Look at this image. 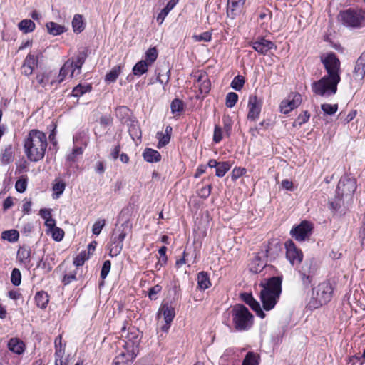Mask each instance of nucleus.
<instances>
[{"instance_id":"4","label":"nucleus","mask_w":365,"mask_h":365,"mask_svg":"<svg viewBox=\"0 0 365 365\" xmlns=\"http://www.w3.org/2000/svg\"><path fill=\"white\" fill-rule=\"evenodd\" d=\"M131 230L132 225L129 220H125L120 225H116L113 231L109 246V254L111 257H116L120 253L123 247V240L127 235L131 232Z\"/></svg>"},{"instance_id":"34","label":"nucleus","mask_w":365,"mask_h":365,"mask_svg":"<svg viewBox=\"0 0 365 365\" xmlns=\"http://www.w3.org/2000/svg\"><path fill=\"white\" fill-rule=\"evenodd\" d=\"M149 66H150L144 60H141L133 66V73L135 76H140L148 71Z\"/></svg>"},{"instance_id":"57","label":"nucleus","mask_w":365,"mask_h":365,"mask_svg":"<svg viewBox=\"0 0 365 365\" xmlns=\"http://www.w3.org/2000/svg\"><path fill=\"white\" fill-rule=\"evenodd\" d=\"M162 290V287L159 284H157L149 289L148 291V297L151 300H155L157 299V294L160 293Z\"/></svg>"},{"instance_id":"1","label":"nucleus","mask_w":365,"mask_h":365,"mask_svg":"<svg viewBox=\"0 0 365 365\" xmlns=\"http://www.w3.org/2000/svg\"><path fill=\"white\" fill-rule=\"evenodd\" d=\"M48 146L46 134L38 130H31L24 140V153L28 160L38 162L42 160Z\"/></svg>"},{"instance_id":"49","label":"nucleus","mask_w":365,"mask_h":365,"mask_svg":"<svg viewBox=\"0 0 365 365\" xmlns=\"http://www.w3.org/2000/svg\"><path fill=\"white\" fill-rule=\"evenodd\" d=\"M322 110L324 111L325 114L327 115H334L336 113L338 110L337 104H329V103H323L321 106Z\"/></svg>"},{"instance_id":"61","label":"nucleus","mask_w":365,"mask_h":365,"mask_svg":"<svg viewBox=\"0 0 365 365\" xmlns=\"http://www.w3.org/2000/svg\"><path fill=\"white\" fill-rule=\"evenodd\" d=\"M166 251L167 247L165 246H163L158 250V253L160 255L158 263L160 264V266L165 264L168 260V257L166 256Z\"/></svg>"},{"instance_id":"47","label":"nucleus","mask_w":365,"mask_h":365,"mask_svg":"<svg viewBox=\"0 0 365 365\" xmlns=\"http://www.w3.org/2000/svg\"><path fill=\"white\" fill-rule=\"evenodd\" d=\"M170 109L173 114H180L183 110V103L178 98H175L170 105Z\"/></svg>"},{"instance_id":"35","label":"nucleus","mask_w":365,"mask_h":365,"mask_svg":"<svg viewBox=\"0 0 365 365\" xmlns=\"http://www.w3.org/2000/svg\"><path fill=\"white\" fill-rule=\"evenodd\" d=\"M17 257L21 263L29 264L31 258V250L29 247H20L17 252Z\"/></svg>"},{"instance_id":"56","label":"nucleus","mask_w":365,"mask_h":365,"mask_svg":"<svg viewBox=\"0 0 365 365\" xmlns=\"http://www.w3.org/2000/svg\"><path fill=\"white\" fill-rule=\"evenodd\" d=\"M193 38L196 41L209 42L212 39V34L209 31H205L199 35H195Z\"/></svg>"},{"instance_id":"25","label":"nucleus","mask_w":365,"mask_h":365,"mask_svg":"<svg viewBox=\"0 0 365 365\" xmlns=\"http://www.w3.org/2000/svg\"><path fill=\"white\" fill-rule=\"evenodd\" d=\"M8 346L10 351L16 354H21L24 352L25 345L24 342L17 338H12L8 343Z\"/></svg>"},{"instance_id":"41","label":"nucleus","mask_w":365,"mask_h":365,"mask_svg":"<svg viewBox=\"0 0 365 365\" xmlns=\"http://www.w3.org/2000/svg\"><path fill=\"white\" fill-rule=\"evenodd\" d=\"M259 359L257 354L250 351L246 354L242 365H259Z\"/></svg>"},{"instance_id":"37","label":"nucleus","mask_w":365,"mask_h":365,"mask_svg":"<svg viewBox=\"0 0 365 365\" xmlns=\"http://www.w3.org/2000/svg\"><path fill=\"white\" fill-rule=\"evenodd\" d=\"M123 66H114L106 76L105 81L108 83L115 82L121 73Z\"/></svg>"},{"instance_id":"7","label":"nucleus","mask_w":365,"mask_h":365,"mask_svg":"<svg viewBox=\"0 0 365 365\" xmlns=\"http://www.w3.org/2000/svg\"><path fill=\"white\" fill-rule=\"evenodd\" d=\"M339 82V80L324 76L320 80L312 83V91L316 95L329 97L336 93L337 85Z\"/></svg>"},{"instance_id":"39","label":"nucleus","mask_w":365,"mask_h":365,"mask_svg":"<svg viewBox=\"0 0 365 365\" xmlns=\"http://www.w3.org/2000/svg\"><path fill=\"white\" fill-rule=\"evenodd\" d=\"M83 152V149L81 147H76L73 149L72 152L66 157V163L69 164V166L77 161L78 158L82 155Z\"/></svg>"},{"instance_id":"6","label":"nucleus","mask_w":365,"mask_h":365,"mask_svg":"<svg viewBox=\"0 0 365 365\" xmlns=\"http://www.w3.org/2000/svg\"><path fill=\"white\" fill-rule=\"evenodd\" d=\"M232 322L237 331L248 330L252 325L253 316L242 304L235 305L232 310Z\"/></svg>"},{"instance_id":"51","label":"nucleus","mask_w":365,"mask_h":365,"mask_svg":"<svg viewBox=\"0 0 365 365\" xmlns=\"http://www.w3.org/2000/svg\"><path fill=\"white\" fill-rule=\"evenodd\" d=\"M38 63V58L34 55L32 54H28L26 57L24 65H25L27 67H30L33 69H34L35 66H37Z\"/></svg>"},{"instance_id":"54","label":"nucleus","mask_w":365,"mask_h":365,"mask_svg":"<svg viewBox=\"0 0 365 365\" xmlns=\"http://www.w3.org/2000/svg\"><path fill=\"white\" fill-rule=\"evenodd\" d=\"M27 180L25 178L19 179L15 184V188L17 192L23 193L26 190Z\"/></svg>"},{"instance_id":"33","label":"nucleus","mask_w":365,"mask_h":365,"mask_svg":"<svg viewBox=\"0 0 365 365\" xmlns=\"http://www.w3.org/2000/svg\"><path fill=\"white\" fill-rule=\"evenodd\" d=\"M35 27V23L31 19L21 20L18 24L19 29L24 34L32 32Z\"/></svg>"},{"instance_id":"42","label":"nucleus","mask_w":365,"mask_h":365,"mask_svg":"<svg viewBox=\"0 0 365 365\" xmlns=\"http://www.w3.org/2000/svg\"><path fill=\"white\" fill-rule=\"evenodd\" d=\"M158 55V53L155 47L150 48L145 52V59L144 61L151 66L156 61Z\"/></svg>"},{"instance_id":"29","label":"nucleus","mask_w":365,"mask_h":365,"mask_svg":"<svg viewBox=\"0 0 365 365\" xmlns=\"http://www.w3.org/2000/svg\"><path fill=\"white\" fill-rule=\"evenodd\" d=\"M92 86L90 83L78 84L75 86L72 90L71 96L73 97L79 98L86 93L91 92Z\"/></svg>"},{"instance_id":"48","label":"nucleus","mask_w":365,"mask_h":365,"mask_svg":"<svg viewBox=\"0 0 365 365\" xmlns=\"http://www.w3.org/2000/svg\"><path fill=\"white\" fill-rule=\"evenodd\" d=\"M238 101V95L234 92H230L226 96L225 105L227 108H232Z\"/></svg>"},{"instance_id":"14","label":"nucleus","mask_w":365,"mask_h":365,"mask_svg":"<svg viewBox=\"0 0 365 365\" xmlns=\"http://www.w3.org/2000/svg\"><path fill=\"white\" fill-rule=\"evenodd\" d=\"M248 43L256 52L263 56H265L270 50L277 48L274 42L262 36H259Z\"/></svg>"},{"instance_id":"27","label":"nucleus","mask_w":365,"mask_h":365,"mask_svg":"<svg viewBox=\"0 0 365 365\" xmlns=\"http://www.w3.org/2000/svg\"><path fill=\"white\" fill-rule=\"evenodd\" d=\"M197 288L200 290H205L211 286L209 275L202 271L197 274Z\"/></svg>"},{"instance_id":"24","label":"nucleus","mask_w":365,"mask_h":365,"mask_svg":"<svg viewBox=\"0 0 365 365\" xmlns=\"http://www.w3.org/2000/svg\"><path fill=\"white\" fill-rule=\"evenodd\" d=\"M72 65L73 63H71L70 60L66 61L59 71L57 79L52 78V80L51 81V85H53L56 83H61V82H63L66 76L68 75V73L70 71L71 72Z\"/></svg>"},{"instance_id":"20","label":"nucleus","mask_w":365,"mask_h":365,"mask_svg":"<svg viewBox=\"0 0 365 365\" xmlns=\"http://www.w3.org/2000/svg\"><path fill=\"white\" fill-rule=\"evenodd\" d=\"M162 316L163 317L165 322L171 323L175 316L174 308L168 304H163L160 308L159 312L158 314L159 319Z\"/></svg>"},{"instance_id":"23","label":"nucleus","mask_w":365,"mask_h":365,"mask_svg":"<svg viewBox=\"0 0 365 365\" xmlns=\"http://www.w3.org/2000/svg\"><path fill=\"white\" fill-rule=\"evenodd\" d=\"M157 72V81L160 84H167L170 81V69L168 64H163L158 69Z\"/></svg>"},{"instance_id":"19","label":"nucleus","mask_w":365,"mask_h":365,"mask_svg":"<svg viewBox=\"0 0 365 365\" xmlns=\"http://www.w3.org/2000/svg\"><path fill=\"white\" fill-rule=\"evenodd\" d=\"M354 76L356 78L362 80L365 76V51L361 54L355 62Z\"/></svg>"},{"instance_id":"63","label":"nucleus","mask_w":365,"mask_h":365,"mask_svg":"<svg viewBox=\"0 0 365 365\" xmlns=\"http://www.w3.org/2000/svg\"><path fill=\"white\" fill-rule=\"evenodd\" d=\"M246 173V169L243 168H235L232 171V180H235Z\"/></svg>"},{"instance_id":"46","label":"nucleus","mask_w":365,"mask_h":365,"mask_svg":"<svg viewBox=\"0 0 365 365\" xmlns=\"http://www.w3.org/2000/svg\"><path fill=\"white\" fill-rule=\"evenodd\" d=\"M245 84V78L243 76L238 75L235 76L231 82L230 86L235 91H240Z\"/></svg>"},{"instance_id":"28","label":"nucleus","mask_w":365,"mask_h":365,"mask_svg":"<svg viewBox=\"0 0 365 365\" xmlns=\"http://www.w3.org/2000/svg\"><path fill=\"white\" fill-rule=\"evenodd\" d=\"M144 159L149 163H156L161 160V155L155 150L145 148L143 153Z\"/></svg>"},{"instance_id":"45","label":"nucleus","mask_w":365,"mask_h":365,"mask_svg":"<svg viewBox=\"0 0 365 365\" xmlns=\"http://www.w3.org/2000/svg\"><path fill=\"white\" fill-rule=\"evenodd\" d=\"M49 233L51 235L52 238L56 242L61 241L64 237V231L58 227L47 231V234Z\"/></svg>"},{"instance_id":"12","label":"nucleus","mask_w":365,"mask_h":365,"mask_svg":"<svg viewBox=\"0 0 365 365\" xmlns=\"http://www.w3.org/2000/svg\"><path fill=\"white\" fill-rule=\"evenodd\" d=\"M313 227L312 223L308 221H302L299 225L294 227L290 234L296 240L302 242L309 238L312 234Z\"/></svg>"},{"instance_id":"9","label":"nucleus","mask_w":365,"mask_h":365,"mask_svg":"<svg viewBox=\"0 0 365 365\" xmlns=\"http://www.w3.org/2000/svg\"><path fill=\"white\" fill-rule=\"evenodd\" d=\"M321 61L327 73L325 76L341 81L340 61L334 53H329L321 57Z\"/></svg>"},{"instance_id":"36","label":"nucleus","mask_w":365,"mask_h":365,"mask_svg":"<svg viewBox=\"0 0 365 365\" xmlns=\"http://www.w3.org/2000/svg\"><path fill=\"white\" fill-rule=\"evenodd\" d=\"M245 3V0H228L227 7L229 14L231 12L232 15H235V11H240Z\"/></svg>"},{"instance_id":"13","label":"nucleus","mask_w":365,"mask_h":365,"mask_svg":"<svg viewBox=\"0 0 365 365\" xmlns=\"http://www.w3.org/2000/svg\"><path fill=\"white\" fill-rule=\"evenodd\" d=\"M272 257V248L270 246H267L265 251L259 252L257 255L255 257L251 263L250 264V270L253 273L260 272L265 267L262 257Z\"/></svg>"},{"instance_id":"60","label":"nucleus","mask_w":365,"mask_h":365,"mask_svg":"<svg viewBox=\"0 0 365 365\" xmlns=\"http://www.w3.org/2000/svg\"><path fill=\"white\" fill-rule=\"evenodd\" d=\"M66 185L62 182H58L54 184L53 187V190L54 192V195H56V197H58L64 191Z\"/></svg>"},{"instance_id":"21","label":"nucleus","mask_w":365,"mask_h":365,"mask_svg":"<svg viewBox=\"0 0 365 365\" xmlns=\"http://www.w3.org/2000/svg\"><path fill=\"white\" fill-rule=\"evenodd\" d=\"M86 58H87V52L86 51H83L79 52L77 54L75 60H73V59L70 60V62L73 63L72 69H71V77H73L75 75L76 69L78 70L76 75L80 73V71L82 68V66L85 63Z\"/></svg>"},{"instance_id":"59","label":"nucleus","mask_w":365,"mask_h":365,"mask_svg":"<svg viewBox=\"0 0 365 365\" xmlns=\"http://www.w3.org/2000/svg\"><path fill=\"white\" fill-rule=\"evenodd\" d=\"M211 190H212L211 185H208L207 186L202 187L201 189L199 190L198 195L201 198L206 199L210 196V195L211 193Z\"/></svg>"},{"instance_id":"18","label":"nucleus","mask_w":365,"mask_h":365,"mask_svg":"<svg viewBox=\"0 0 365 365\" xmlns=\"http://www.w3.org/2000/svg\"><path fill=\"white\" fill-rule=\"evenodd\" d=\"M242 299L248 304L252 310L256 312L257 316L261 319H264L266 316L265 313L261 308L259 303L254 299L251 294L244 293L242 294Z\"/></svg>"},{"instance_id":"31","label":"nucleus","mask_w":365,"mask_h":365,"mask_svg":"<svg viewBox=\"0 0 365 365\" xmlns=\"http://www.w3.org/2000/svg\"><path fill=\"white\" fill-rule=\"evenodd\" d=\"M35 301L38 307L44 309L49 302L48 295L44 291L38 292L35 295Z\"/></svg>"},{"instance_id":"52","label":"nucleus","mask_w":365,"mask_h":365,"mask_svg":"<svg viewBox=\"0 0 365 365\" xmlns=\"http://www.w3.org/2000/svg\"><path fill=\"white\" fill-rule=\"evenodd\" d=\"M106 225L104 219L97 220L93 225L92 232L95 235H98Z\"/></svg>"},{"instance_id":"17","label":"nucleus","mask_w":365,"mask_h":365,"mask_svg":"<svg viewBox=\"0 0 365 365\" xmlns=\"http://www.w3.org/2000/svg\"><path fill=\"white\" fill-rule=\"evenodd\" d=\"M302 102V96L299 93H294L292 98L290 96L288 99L284 100L280 103V111L284 114L289 113L290 111L297 108Z\"/></svg>"},{"instance_id":"30","label":"nucleus","mask_w":365,"mask_h":365,"mask_svg":"<svg viewBox=\"0 0 365 365\" xmlns=\"http://www.w3.org/2000/svg\"><path fill=\"white\" fill-rule=\"evenodd\" d=\"M53 71L44 72L36 75V79L38 83L43 88H45L48 83L51 84V79L53 77Z\"/></svg>"},{"instance_id":"40","label":"nucleus","mask_w":365,"mask_h":365,"mask_svg":"<svg viewBox=\"0 0 365 365\" xmlns=\"http://www.w3.org/2000/svg\"><path fill=\"white\" fill-rule=\"evenodd\" d=\"M19 232L16 230H6L1 233V238L10 242H16L19 240Z\"/></svg>"},{"instance_id":"32","label":"nucleus","mask_w":365,"mask_h":365,"mask_svg":"<svg viewBox=\"0 0 365 365\" xmlns=\"http://www.w3.org/2000/svg\"><path fill=\"white\" fill-rule=\"evenodd\" d=\"M46 26L48 34L53 36H58L66 31L63 26L53 21L48 22Z\"/></svg>"},{"instance_id":"44","label":"nucleus","mask_w":365,"mask_h":365,"mask_svg":"<svg viewBox=\"0 0 365 365\" xmlns=\"http://www.w3.org/2000/svg\"><path fill=\"white\" fill-rule=\"evenodd\" d=\"M230 169V165L228 162H220L215 170V175L219 178H222Z\"/></svg>"},{"instance_id":"11","label":"nucleus","mask_w":365,"mask_h":365,"mask_svg":"<svg viewBox=\"0 0 365 365\" xmlns=\"http://www.w3.org/2000/svg\"><path fill=\"white\" fill-rule=\"evenodd\" d=\"M138 352V346L134 342H127L125 350L116 356L113 365H130Z\"/></svg>"},{"instance_id":"10","label":"nucleus","mask_w":365,"mask_h":365,"mask_svg":"<svg viewBox=\"0 0 365 365\" xmlns=\"http://www.w3.org/2000/svg\"><path fill=\"white\" fill-rule=\"evenodd\" d=\"M317 269L318 266L314 259H307L304 262L298 269V273L303 285L308 287L311 284L314 277L317 274Z\"/></svg>"},{"instance_id":"26","label":"nucleus","mask_w":365,"mask_h":365,"mask_svg":"<svg viewBox=\"0 0 365 365\" xmlns=\"http://www.w3.org/2000/svg\"><path fill=\"white\" fill-rule=\"evenodd\" d=\"M197 83L200 93L202 94H207L210 90V81L207 78V75L205 73H200L197 77Z\"/></svg>"},{"instance_id":"5","label":"nucleus","mask_w":365,"mask_h":365,"mask_svg":"<svg viewBox=\"0 0 365 365\" xmlns=\"http://www.w3.org/2000/svg\"><path fill=\"white\" fill-rule=\"evenodd\" d=\"M333 289L329 282H324L312 289V297L308 303L311 309H315L328 303L332 296Z\"/></svg>"},{"instance_id":"8","label":"nucleus","mask_w":365,"mask_h":365,"mask_svg":"<svg viewBox=\"0 0 365 365\" xmlns=\"http://www.w3.org/2000/svg\"><path fill=\"white\" fill-rule=\"evenodd\" d=\"M339 17L344 25L349 27H360L365 25V11L349 9L341 11Z\"/></svg>"},{"instance_id":"43","label":"nucleus","mask_w":365,"mask_h":365,"mask_svg":"<svg viewBox=\"0 0 365 365\" xmlns=\"http://www.w3.org/2000/svg\"><path fill=\"white\" fill-rule=\"evenodd\" d=\"M14 159V153L11 145L7 146L1 153V160L4 164L11 163Z\"/></svg>"},{"instance_id":"22","label":"nucleus","mask_w":365,"mask_h":365,"mask_svg":"<svg viewBox=\"0 0 365 365\" xmlns=\"http://www.w3.org/2000/svg\"><path fill=\"white\" fill-rule=\"evenodd\" d=\"M173 128L170 125H167L165 128V133L163 132H158L156 138L158 140V148H161L168 145L170 140L171 133Z\"/></svg>"},{"instance_id":"16","label":"nucleus","mask_w":365,"mask_h":365,"mask_svg":"<svg viewBox=\"0 0 365 365\" xmlns=\"http://www.w3.org/2000/svg\"><path fill=\"white\" fill-rule=\"evenodd\" d=\"M286 257L292 265L299 264L303 259L302 251L298 249L292 240L285 243Z\"/></svg>"},{"instance_id":"3","label":"nucleus","mask_w":365,"mask_h":365,"mask_svg":"<svg viewBox=\"0 0 365 365\" xmlns=\"http://www.w3.org/2000/svg\"><path fill=\"white\" fill-rule=\"evenodd\" d=\"M356 187V181L354 178L348 175L342 176L336 187L335 198L330 202L331 208L335 210H339L342 205L344 197L351 199Z\"/></svg>"},{"instance_id":"2","label":"nucleus","mask_w":365,"mask_h":365,"mask_svg":"<svg viewBox=\"0 0 365 365\" xmlns=\"http://www.w3.org/2000/svg\"><path fill=\"white\" fill-rule=\"evenodd\" d=\"M282 282L281 277H272L260 282V299L264 310L269 311L275 307L282 292Z\"/></svg>"},{"instance_id":"38","label":"nucleus","mask_w":365,"mask_h":365,"mask_svg":"<svg viewBox=\"0 0 365 365\" xmlns=\"http://www.w3.org/2000/svg\"><path fill=\"white\" fill-rule=\"evenodd\" d=\"M72 26L73 31L76 33H81L84 29V22L83 21V16L81 14H75L72 20Z\"/></svg>"},{"instance_id":"15","label":"nucleus","mask_w":365,"mask_h":365,"mask_svg":"<svg viewBox=\"0 0 365 365\" xmlns=\"http://www.w3.org/2000/svg\"><path fill=\"white\" fill-rule=\"evenodd\" d=\"M262 106V101L256 95H252L248 101V114L247 118L250 120H256L260 114Z\"/></svg>"},{"instance_id":"62","label":"nucleus","mask_w":365,"mask_h":365,"mask_svg":"<svg viewBox=\"0 0 365 365\" xmlns=\"http://www.w3.org/2000/svg\"><path fill=\"white\" fill-rule=\"evenodd\" d=\"M86 252H81L76 257L73 259V264L75 265L76 268L78 269V267L82 266L86 259Z\"/></svg>"},{"instance_id":"55","label":"nucleus","mask_w":365,"mask_h":365,"mask_svg":"<svg viewBox=\"0 0 365 365\" xmlns=\"http://www.w3.org/2000/svg\"><path fill=\"white\" fill-rule=\"evenodd\" d=\"M77 268H75L73 271L70 272L69 273L66 274L63 276V283L66 285L70 284L71 282L75 281L76 279V273Z\"/></svg>"},{"instance_id":"50","label":"nucleus","mask_w":365,"mask_h":365,"mask_svg":"<svg viewBox=\"0 0 365 365\" xmlns=\"http://www.w3.org/2000/svg\"><path fill=\"white\" fill-rule=\"evenodd\" d=\"M11 283L14 286H19L21 282V274L19 269L14 268L11 272Z\"/></svg>"},{"instance_id":"53","label":"nucleus","mask_w":365,"mask_h":365,"mask_svg":"<svg viewBox=\"0 0 365 365\" xmlns=\"http://www.w3.org/2000/svg\"><path fill=\"white\" fill-rule=\"evenodd\" d=\"M53 263L51 264L50 262H48V258H46L45 260L42 258L40 259L37 267L43 269L46 272H50L53 269Z\"/></svg>"},{"instance_id":"58","label":"nucleus","mask_w":365,"mask_h":365,"mask_svg":"<svg viewBox=\"0 0 365 365\" xmlns=\"http://www.w3.org/2000/svg\"><path fill=\"white\" fill-rule=\"evenodd\" d=\"M111 267V262L109 260H106L102 266L101 272V277L104 279L108 276Z\"/></svg>"},{"instance_id":"64","label":"nucleus","mask_w":365,"mask_h":365,"mask_svg":"<svg viewBox=\"0 0 365 365\" xmlns=\"http://www.w3.org/2000/svg\"><path fill=\"white\" fill-rule=\"evenodd\" d=\"M222 139V130L219 125H215L213 134V141L216 143H220Z\"/></svg>"}]
</instances>
